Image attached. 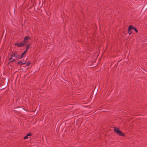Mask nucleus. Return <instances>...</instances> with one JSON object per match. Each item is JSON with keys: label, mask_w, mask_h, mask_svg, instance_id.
<instances>
[{"label": "nucleus", "mask_w": 147, "mask_h": 147, "mask_svg": "<svg viewBox=\"0 0 147 147\" xmlns=\"http://www.w3.org/2000/svg\"><path fill=\"white\" fill-rule=\"evenodd\" d=\"M30 39V37L29 36H26L23 41L21 42L20 43H15V45L17 46L18 47H23L24 46L26 45V44L27 43Z\"/></svg>", "instance_id": "f257e3e1"}, {"label": "nucleus", "mask_w": 147, "mask_h": 147, "mask_svg": "<svg viewBox=\"0 0 147 147\" xmlns=\"http://www.w3.org/2000/svg\"><path fill=\"white\" fill-rule=\"evenodd\" d=\"M114 131L117 135L121 136H125V134L122 133L117 127H114Z\"/></svg>", "instance_id": "f03ea898"}, {"label": "nucleus", "mask_w": 147, "mask_h": 147, "mask_svg": "<svg viewBox=\"0 0 147 147\" xmlns=\"http://www.w3.org/2000/svg\"><path fill=\"white\" fill-rule=\"evenodd\" d=\"M133 29L134 30V31L136 32L137 33L138 32V30L136 29V28L133 26L132 25H130L129 26V30L130 29Z\"/></svg>", "instance_id": "7ed1b4c3"}, {"label": "nucleus", "mask_w": 147, "mask_h": 147, "mask_svg": "<svg viewBox=\"0 0 147 147\" xmlns=\"http://www.w3.org/2000/svg\"><path fill=\"white\" fill-rule=\"evenodd\" d=\"M32 136V133H29L27 134L26 135L24 138V139L25 140L29 138L30 137Z\"/></svg>", "instance_id": "20e7f679"}, {"label": "nucleus", "mask_w": 147, "mask_h": 147, "mask_svg": "<svg viewBox=\"0 0 147 147\" xmlns=\"http://www.w3.org/2000/svg\"><path fill=\"white\" fill-rule=\"evenodd\" d=\"M10 56L11 57H15V58H16V59L18 58L17 56H18V55H17V53L16 52L13 53Z\"/></svg>", "instance_id": "39448f33"}, {"label": "nucleus", "mask_w": 147, "mask_h": 147, "mask_svg": "<svg viewBox=\"0 0 147 147\" xmlns=\"http://www.w3.org/2000/svg\"><path fill=\"white\" fill-rule=\"evenodd\" d=\"M98 88H96V87H95V89L94 91V94L96 95L97 94V92L98 91Z\"/></svg>", "instance_id": "423d86ee"}, {"label": "nucleus", "mask_w": 147, "mask_h": 147, "mask_svg": "<svg viewBox=\"0 0 147 147\" xmlns=\"http://www.w3.org/2000/svg\"><path fill=\"white\" fill-rule=\"evenodd\" d=\"M27 51V50H25V51L23 53H22L21 56L20 57V59H22L23 57V55L25 54Z\"/></svg>", "instance_id": "0eeeda50"}, {"label": "nucleus", "mask_w": 147, "mask_h": 147, "mask_svg": "<svg viewBox=\"0 0 147 147\" xmlns=\"http://www.w3.org/2000/svg\"><path fill=\"white\" fill-rule=\"evenodd\" d=\"M147 9V6H146L145 7H144L142 9V11L143 12H144L146 11Z\"/></svg>", "instance_id": "6e6552de"}, {"label": "nucleus", "mask_w": 147, "mask_h": 147, "mask_svg": "<svg viewBox=\"0 0 147 147\" xmlns=\"http://www.w3.org/2000/svg\"><path fill=\"white\" fill-rule=\"evenodd\" d=\"M18 58L16 59V58H15L14 59H13L12 60H11V61L9 62L8 64H9V63L13 61H16V60L18 59Z\"/></svg>", "instance_id": "1a4fd4ad"}, {"label": "nucleus", "mask_w": 147, "mask_h": 147, "mask_svg": "<svg viewBox=\"0 0 147 147\" xmlns=\"http://www.w3.org/2000/svg\"><path fill=\"white\" fill-rule=\"evenodd\" d=\"M131 29H130V30H129V27H128V32L129 33V35H130L131 33Z\"/></svg>", "instance_id": "9d476101"}, {"label": "nucleus", "mask_w": 147, "mask_h": 147, "mask_svg": "<svg viewBox=\"0 0 147 147\" xmlns=\"http://www.w3.org/2000/svg\"><path fill=\"white\" fill-rule=\"evenodd\" d=\"M30 45V44H29L28 45H26V50H27H27L29 48V46Z\"/></svg>", "instance_id": "9b49d317"}, {"label": "nucleus", "mask_w": 147, "mask_h": 147, "mask_svg": "<svg viewBox=\"0 0 147 147\" xmlns=\"http://www.w3.org/2000/svg\"><path fill=\"white\" fill-rule=\"evenodd\" d=\"M20 64L21 65H23L24 64H26V63H23L22 61H20Z\"/></svg>", "instance_id": "f8f14e48"}, {"label": "nucleus", "mask_w": 147, "mask_h": 147, "mask_svg": "<svg viewBox=\"0 0 147 147\" xmlns=\"http://www.w3.org/2000/svg\"><path fill=\"white\" fill-rule=\"evenodd\" d=\"M20 107L21 108V109H20L22 110L23 111H26L24 108H22V107Z\"/></svg>", "instance_id": "ddd939ff"}, {"label": "nucleus", "mask_w": 147, "mask_h": 147, "mask_svg": "<svg viewBox=\"0 0 147 147\" xmlns=\"http://www.w3.org/2000/svg\"><path fill=\"white\" fill-rule=\"evenodd\" d=\"M26 66H28V65H29L30 64V63H30V62H28V63H27V62H26Z\"/></svg>", "instance_id": "4468645a"}, {"label": "nucleus", "mask_w": 147, "mask_h": 147, "mask_svg": "<svg viewBox=\"0 0 147 147\" xmlns=\"http://www.w3.org/2000/svg\"><path fill=\"white\" fill-rule=\"evenodd\" d=\"M12 59V57H11L10 58L9 60V61H11V60H11Z\"/></svg>", "instance_id": "2eb2a0df"}, {"label": "nucleus", "mask_w": 147, "mask_h": 147, "mask_svg": "<svg viewBox=\"0 0 147 147\" xmlns=\"http://www.w3.org/2000/svg\"><path fill=\"white\" fill-rule=\"evenodd\" d=\"M20 61H19V62H18L17 63V64H20Z\"/></svg>", "instance_id": "dca6fc26"}, {"label": "nucleus", "mask_w": 147, "mask_h": 147, "mask_svg": "<svg viewBox=\"0 0 147 147\" xmlns=\"http://www.w3.org/2000/svg\"><path fill=\"white\" fill-rule=\"evenodd\" d=\"M4 32H5L6 33V31H4Z\"/></svg>", "instance_id": "f3484780"}, {"label": "nucleus", "mask_w": 147, "mask_h": 147, "mask_svg": "<svg viewBox=\"0 0 147 147\" xmlns=\"http://www.w3.org/2000/svg\"><path fill=\"white\" fill-rule=\"evenodd\" d=\"M4 32H5L6 33V31H4Z\"/></svg>", "instance_id": "a211bd4d"}, {"label": "nucleus", "mask_w": 147, "mask_h": 147, "mask_svg": "<svg viewBox=\"0 0 147 147\" xmlns=\"http://www.w3.org/2000/svg\"><path fill=\"white\" fill-rule=\"evenodd\" d=\"M4 32H5L6 33V31H4Z\"/></svg>", "instance_id": "6ab92c4d"}, {"label": "nucleus", "mask_w": 147, "mask_h": 147, "mask_svg": "<svg viewBox=\"0 0 147 147\" xmlns=\"http://www.w3.org/2000/svg\"><path fill=\"white\" fill-rule=\"evenodd\" d=\"M17 57H18H18H19V56L18 55V56H17Z\"/></svg>", "instance_id": "aec40b11"}]
</instances>
